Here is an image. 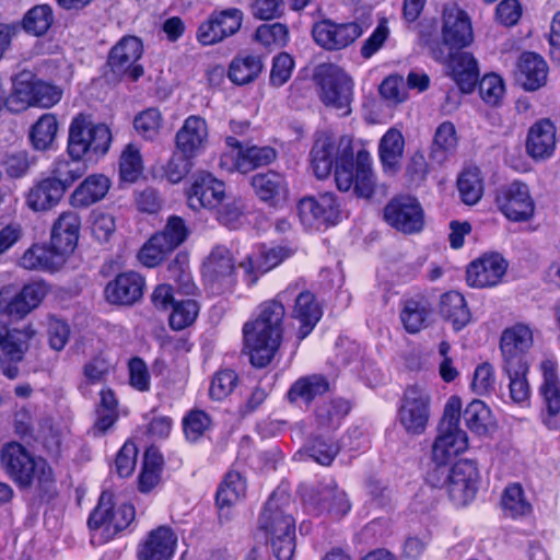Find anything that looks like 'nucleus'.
<instances>
[{
  "label": "nucleus",
  "instance_id": "nucleus-1",
  "mask_svg": "<svg viewBox=\"0 0 560 560\" xmlns=\"http://www.w3.org/2000/svg\"><path fill=\"white\" fill-rule=\"evenodd\" d=\"M290 290L289 288L276 299L261 303L256 318L244 325V345L255 366L264 368L269 364L280 346L285 314L282 301Z\"/></svg>",
  "mask_w": 560,
  "mask_h": 560
},
{
  "label": "nucleus",
  "instance_id": "nucleus-2",
  "mask_svg": "<svg viewBox=\"0 0 560 560\" xmlns=\"http://www.w3.org/2000/svg\"><path fill=\"white\" fill-rule=\"evenodd\" d=\"M80 219L74 212L59 215L51 230L50 246L33 245L20 259V265L28 270L59 269L78 243Z\"/></svg>",
  "mask_w": 560,
  "mask_h": 560
},
{
  "label": "nucleus",
  "instance_id": "nucleus-3",
  "mask_svg": "<svg viewBox=\"0 0 560 560\" xmlns=\"http://www.w3.org/2000/svg\"><path fill=\"white\" fill-rule=\"evenodd\" d=\"M1 463L7 474L21 487L35 485L39 489H46L54 480L52 470L47 462L40 457H33L16 442L2 447Z\"/></svg>",
  "mask_w": 560,
  "mask_h": 560
},
{
  "label": "nucleus",
  "instance_id": "nucleus-4",
  "mask_svg": "<svg viewBox=\"0 0 560 560\" xmlns=\"http://www.w3.org/2000/svg\"><path fill=\"white\" fill-rule=\"evenodd\" d=\"M112 133L105 124H95L89 115L79 114L72 118L68 135L70 158L104 155L110 145Z\"/></svg>",
  "mask_w": 560,
  "mask_h": 560
},
{
  "label": "nucleus",
  "instance_id": "nucleus-5",
  "mask_svg": "<svg viewBox=\"0 0 560 560\" xmlns=\"http://www.w3.org/2000/svg\"><path fill=\"white\" fill-rule=\"evenodd\" d=\"M478 479V469L469 460H460L453 467L435 466L429 474V482L435 488H444L457 505H465L475 498Z\"/></svg>",
  "mask_w": 560,
  "mask_h": 560
},
{
  "label": "nucleus",
  "instance_id": "nucleus-6",
  "mask_svg": "<svg viewBox=\"0 0 560 560\" xmlns=\"http://www.w3.org/2000/svg\"><path fill=\"white\" fill-rule=\"evenodd\" d=\"M301 495L304 509L310 514L326 516L332 521L346 516L352 506L346 491L332 478L303 487Z\"/></svg>",
  "mask_w": 560,
  "mask_h": 560
},
{
  "label": "nucleus",
  "instance_id": "nucleus-7",
  "mask_svg": "<svg viewBox=\"0 0 560 560\" xmlns=\"http://www.w3.org/2000/svg\"><path fill=\"white\" fill-rule=\"evenodd\" d=\"M314 81L325 106L339 112L341 116L351 113L353 81L343 69L334 63H322L315 69Z\"/></svg>",
  "mask_w": 560,
  "mask_h": 560
},
{
  "label": "nucleus",
  "instance_id": "nucleus-8",
  "mask_svg": "<svg viewBox=\"0 0 560 560\" xmlns=\"http://www.w3.org/2000/svg\"><path fill=\"white\" fill-rule=\"evenodd\" d=\"M432 393L424 384L407 386L398 408V421L407 434L424 433L431 418Z\"/></svg>",
  "mask_w": 560,
  "mask_h": 560
},
{
  "label": "nucleus",
  "instance_id": "nucleus-9",
  "mask_svg": "<svg viewBox=\"0 0 560 560\" xmlns=\"http://www.w3.org/2000/svg\"><path fill=\"white\" fill-rule=\"evenodd\" d=\"M352 158L353 150L349 138L320 132L311 150V166L315 176L323 179L330 174L334 164L337 168L340 164H348Z\"/></svg>",
  "mask_w": 560,
  "mask_h": 560
},
{
  "label": "nucleus",
  "instance_id": "nucleus-10",
  "mask_svg": "<svg viewBox=\"0 0 560 560\" xmlns=\"http://www.w3.org/2000/svg\"><path fill=\"white\" fill-rule=\"evenodd\" d=\"M62 90L44 81H33L30 73H21L13 84L9 109L20 112L31 105L49 108L60 102Z\"/></svg>",
  "mask_w": 560,
  "mask_h": 560
},
{
  "label": "nucleus",
  "instance_id": "nucleus-11",
  "mask_svg": "<svg viewBox=\"0 0 560 560\" xmlns=\"http://www.w3.org/2000/svg\"><path fill=\"white\" fill-rule=\"evenodd\" d=\"M372 159L368 151L360 150L348 164L335 168V180L339 190L348 191L353 188L357 196L371 198L375 191L376 179L372 171Z\"/></svg>",
  "mask_w": 560,
  "mask_h": 560
},
{
  "label": "nucleus",
  "instance_id": "nucleus-12",
  "mask_svg": "<svg viewBox=\"0 0 560 560\" xmlns=\"http://www.w3.org/2000/svg\"><path fill=\"white\" fill-rule=\"evenodd\" d=\"M136 511L131 504L124 503L114 509V494L104 491L97 506L89 517L88 525L92 530H101L107 538L127 528L135 520Z\"/></svg>",
  "mask_w": 560,
  "mask_h": 560
},
{
  "label": "nucleus",
  "instance_id": "nucleus-13",
  "mask_svg": "<svg viewBox=\"0 0 560 560\" xmlns=\"http://www.w3.org/2000/svg\"><path fill=\"white\" fill-rule=\"evenodd\" d=\"M290 495L284 489L276 490L265 504L259 516V528L268 537L295 533V520L291 512Z\"/></svg>",
  "mask_w": 560,
  "mask_h": 560
},
{
  "label": "nucleus",
  "instance_id": "nucleus-14",
  "mask_svg": "<svg viewBox=\"0 0 560 560\" xmlns=\"http://www.w3.org/2000/svg\"><path fill=\"white\" fill-rule=\"evenodd\" d=\"M296 209L301 223L307 229L335 225L341 217L340 206L330 192L304 197Z\"/></svg>",
  "mask_w": 560,
  "mask_h": 560
},
{
  "label": "nucleus",
  "instance_id": "nucleus-15",
  "mask_svg": "<svg viewBox=\"0 0 560 560\" xmlns=\"http://www.w3.org/2000/svg\"><path fill=\"white\" fill-rule=\"evenodd\" d=\"M384 220L404 234L420 232L424 226V213L420 202L411 196H397L384 208Z\"/></svg>",
  "mask_w": 560,
  "mask_h": 560
},
{
  "label": "nucleus",
  "instance_id": "nucleus-16",
  "mask_svg": "<svg viewBox=\"0 0 560 560\" xmlns=\"http://www.w3.org/2000/svg\"><path fill=\"white\" fill-rule=\"evenodd\" d=\"M143 52L141 40L136 36L122 37L109 51L107 65L117 78L138 80L143 68L138 63Z\"/></svg>",
  "mask_w": 560,
  "mask_h": 560
},
{
  "label": "nucleus",
  "instance_id": "nucleus-17",
  "mask_svg": "<svg viewBox=\"0 0 560 560\" xmlns=\"http://www.w3.org/2000/svg\"><path fill=\"white\" fill-rule=\"evenodd\" d=\"M292 253V249L285 246H256L240 262V268L244 273V281L249 287L255 285L261 276L278 267L283 260L289 258Z\"/></svg>",
  "mask_w": 560,
  "mask_h": 560
},
{
  "label": "nucleus",
  "instance_id": "nucleus-18",
  "mask_svg": "<svg viewBox=\"0 0 560 560\" xmlns=\"http://www.w3.org/2000/svg\"><path fill=\"white\" fill-rule=\"evenodd\" d=\"M358 22L335 23L331 20L316 22L312 28L315 43L326 50H340L351 45L364 32Z\"/></svg>",
  "mask_w": 560,
  "mask_h": 560
},
{
  "label": "nucleus",
  "instance_id": "nucleus-19",
  "mask_svg": "<svg viewBox=\"0 0 560 560\" xmlns=\"http://www.w3.org/2000/svg\"><path fill=\"white\" fill-rule=\"evenodd\" d=\"M243 18V12L236 8L212 12L197 31L198 42L205 46L222 42L238 32Z\"/></svg>",
  "mask_w": 560,
  "mask_h": 560
},
{
  "label": "nucleus",
  "instance_id": "nucleus-20",
  "mask_svg": "<svg viewBox=\"0 0 560 560\" xmlns=\"http://www.w3.org/2000/svg\"><path fill=\"white\" fill-rule=\"evenodd\" d=\"M497 203L501 212L511 221L526 222L535 213V201L526 184L513 182L503 188L498 197Z\"/></svg>",
  "mask_w": 560,
  "mask_h": 560
},
{
  "label": "nucleus",
  "instance_id": "nucleus-21",
  "mask_svg": "<svg viewBox=\"0 0 560 560\" xmlns=\"http://www.w3.org/2000/svg\"><path fill=\"white\" fill-rule=\"evenodd\" d=\"M533 342V331L525 324L504 329L500 339L502 365L529 364L527 353Z\"/></svg>",
  "mask_w": 560,
  "mask_h": 560
},
{
  "label": "nucleus",
  "instance_id": "nucleus-22",
  "mask_svg": "<svg viewBox=\"0 0 560 560\" xmlns=\"http://www.w3.org/2000/svg\"><path fill=\"white\" fill-rule=\"evenodd\" d=\"M442 16V38L445 45L462 48L472 42V27L469 16L458 4H446Z\"/></svg>",
  "mask_w": 560,
  "mask_h": 560
},
{
  "label": "nucleus",
  "instance_id": "nucleus-23",
  "mask_svg": "<svg viewBox=\"0 0 560 560\" xmlns=\"http://www.w3.org/2000/svg\"><path fill=\"white\" fill-rule=\"evenodd\" d=\"M508 269L499 254H490L471 261L466 270V281L471 288H490L499 284Z\"/></svg>",
  "mask_w": 560,
  "mask_h": 560
},
{
  "label": "nucleus",
  "instance_id": "nucleus-24",
  "mask_svg": "<svg viewBox=\"0 0 560 560\" xmlns=\"http://www.w3.org/2000/svg\"><path fill=\"white\" fill-rule=\"evenodd\" d=\"M224 196V183L218 180L209 173L196 175L187 190L188 206L192 210L201 208L214 209L221 203Z\"/></svg>",
  "mask_w": 560,
  "mask_h": 560
},
{
  "label": "nucleus",
  "instance_id": "nucleus-25",
  "mask_svg": "<svg viewBox=\"0 0 560 560\" xmlns=\"http://www.w3.org/2000/svg\"><path fill=\"white\" fill-rule=\"evenodd\" d=\"M277 153L271 147H249L245 151H234L231 154H222L221 168L228 172L249 173L253 170L270 164L276 160Z\"/></svg>",
  "mask_w": 560,
  "mask_h": 560
},
{
  "label": "nucleus",
  "instance_id": "nucleus-26",
  "mask_svg": "<svg viewBox=\"0 0 560 560\" xmlns=\"http://www.w3.org/2000/svg\"><path fill=\"white\" fill-rule=\"evenodd\" d=\"M177 544L176 534L168 526L151 530L138 546L139 560H171Z\"/></svg>",
  "mask_w": 560,
  "mask_h": 560
},
{
  "label": "nucleus",
  "instance_id": "nucleus-27",
  "mask_svg": "<svg viewBox=\"0 0 560 560\" xmlns=\"http://www.w3.org/2000/svg\"><path fill=\"white\" fill-rule=\"evenodd\" d=\"M208 142V126L200 116L187 117L176 133V148L186 156H197Z\"/></svg>",
  "mask_w": 560,
  "mask_h": 560
},
{
  "label": "nucleus",
  "instance_id": "nucleus-28",
  "mask_svg": "<svg viewBox=\"0 0 560 560\" xmlns=\"http://www.w3.org/2000/svg\"><path fill=\"white\" fill-rule=\"evenodd\" d=\"M144 279L135 271L122 272L105 288L106 300L112 304L131 305L143 294Z\"/></svg>",
  "mask_w": 560,
  "mask_h": 560
},
{
  "label": "nucleus",
  "instance_id": "nucleus-29",
  "mask_svg": "<svg viewBox=\"0 0 560 560\" xmlns=\"http://www.w3.org/2000/svg\"><path fill=\"white\" fill-rule=\"evenodd\" d=\"M467 447L468 436L463 429L439 428V434L432 446V459L436 466L447 465Z\"/></svg>",
  "mask_w": 560,
  "mask_h": 560
},
{
  "label": "nucleus",
  "instance_id": "nucleus-30",
  "mask_svg": "<svg viewBox=\"0 0 560 560\" xmlns=\"http://www.w3.org/2000/svg\"><path fill=\"white\" fill-rule=\"evenodd\" d=\"M556 126L549 119H540L528 130L526 139V152L536 160L549 159L556 149Z\"/></svg>",
  "mask_w": 560,
  "mask_h": 560
},
{
  "label": "nucleus",
  "instance_id": "nucleus-31",
  "mask_svg": "<svg viewBox=\"0 0 560 560\" xmlns=\"http://www.w3.org/2000/svg\"><path fill=\"white\" fill-rule=\"evenodd\" d=\"M252 186L258 198L272 207H281L289 198L285 177L277 172L258 173L252 177Z\"/></svg>",
  "mask_w": 560,
  "mask_h": 560
},
{
  "label": "nucleus",
  "instance_id": "nucleus-32",
  "mask_svg": "<svg viewBox=\"0 0 560 560\" xmlns=\"http://www.w3.org/2000/svg\"><path fill=\"white\" fill-rule=\"evenodd\" d=\"M247 483L237 471H229L217 491V506L221 523L231 518V509L240 503L246 495Z\"/></svg>",
  "mask_w": 560,
  "mask_h": 560
},
{
  "label": "nucleus",
  "instance_id": "nucleus-33",
  "mask_svg": "<svg viewBox=\"0 0 560 560\" xmlns=\"http://www.w3.org/2000/svg\"><path fill=\"white\" fill-rule=\"evenodd\" d=\"M515 80L527 91H536L547 82V62L535 52H523L514 72Z\"/></svg>",
  "mask_w": 560,
  "mask_h": 560
},
{
  "label": "nucleus",
  "instance_id": "nucleus-34",
  "mask_svg": "<svg viewBox=\"0 0 560 560\" xmlns=\"http://www.w3.org/2000/svg\"><path fill=\"white\" fill-rule=\"evenodd\" d=\"M205 278L222 287H231L235 280V264L231 252L224 246H215L203 265Z\"/></svg>",
  "mask_w": 560,
  "mask_h": 560
},
{
  "label": "nucleus",
  "instance_id": "nucleus-35",
  "mask_svg": "<svg viewBox=\"0 0 560 560\" xmlns=\"http://www.w3.org/2000/svg\"><path fill=\"white\" fill-rule=\"evenodd\" d=\"M447 67L453 80L463 93H470L478 81L479 69L474 56L466 51H457L450 56Z\"/></svg>",
  "mask_w": 560,
  "mask_h": 560
},
{
  "label": "nucleus",
  "instance_id": "nucleus-36",
  "mask_svg": "<svg viewBox=\"0 0 560 560\" xmlns=\"http://www.w3.org/2000/svg\"><path fill=\"white\" fill-rule=\"evenodd\" d=\"M433 313L429 299L417 295L404 301L400 311V322L409 334H417L428 327Z\"/></svg>",
  "mask_w": 560,
  "mask_h": 560
},
{
  "label": "nucleus",
  "instance_id": "nucleus-37",
  "mask_svg": "<svg viewBox=\"0 0 560 560\" xmlns=\"http://www.w3.org/2000/svg\"><path fill=\"white\" fill-rule=\"evenodd\" d=\"M322 315V308L312 292L299 293L293 308V318L300 323L296 335L299 340H303L312 332Z\"/></svg>",
  "mask_w": 560,
  "mask_h": 560
},
{
  "label": "nucleus",
  "instance_id": "nucleus-38",
  "mask_svg": "<svg viewBox=\"0 0 560 560\" xmlns=\"http://www.w3.org/2000/svg\"><path fill=\"white\" fill-rule=\"evenodd\" d=\"M65 191L61 185L50 177L33 185L26 194V206L35 211H47L59 203Z\"/></svg>",
  "mask_w": 560,
  "mask_h": 560
},
{
  "label": "nucleus",
  "instance_id": "nucleus-39",
  "mask_svg": "<svg viewBox=\"0 0 560 560\" xmlns=\"http://www.w3.org/2000/svg\"><path fill=\"white\" fill-rule=\"evenodd\" d=\"M34 336L35 330L31 325L9 329L3 322H0V348L13 361L22 360Z\"/></svg>",
  "mask_w": 560,
  "mask_h": 560
},
{
  "label": "nucleus",
  "instance_id": "nucleus-40",
  "mask_svg": "<svg viewBox=\"0 0 560 560\" xmlns=\"http://www.w3.org/2000/svg\"><path fill=\"white\" fill-rule=\"evenodd\" d=\"M540 371L542 374L540 394L544 397L548 416L553 418L560 415V380L556 361L544 360Z\"/></svg>",
  "mask_w": 560,
  "mask_h": 560
},
{
  "label": "nucleus",
  "instance_id": "nucleus-41",
  "mask_svg": "<svg viewBox=\"0 0 560 560\" xmlns=\"http://www.w3.org/2000/svg\"><path fill=\"white\" fill-rule=\"evenodd\" d=\"M110 187V180L103 174L88 176L71 195V202L75 207H88L102 200Z\"/></svg>",
  "mask_w": 560,
  "mask_h": 560
},
{
  "label": "nucleus",
  "instance_id": "nucleus-42",
  "mask_svg": "<svg viewBox=\"0 0 560 560\" xmlns=\"http://www.w3.org/2000/svg\"><path fill=\"white\" fill-rule=\"evenodd\" d=\"M405 148V139L400 130L389 128L378 143V155L384 171L396 172L399 168Z\"/></svg>",
  "mask_w": 560,
  "mask_h": 560
},
{
  "label": "nucleus",
  "instance_id": "nucleus-43",
  "mask_svg": "<svg viewBox=\"0 0 560 560\" xmlns=\"http://www.w3.org/2000/svg\"><path fill=\"white\" fill-rule=\"evenodd\" d=\"M440 313L456 331L462 330L471 317L465 298L456 291L446 292L441 296Z\"/></svg>",
  "mask_w": 560,
  "mask_h": 560
},
{
  "label": "nucleus",
  "instance_id": "nucleus-44",
  "mask_svg": "<svg viewBox=\"0 0 560 560\" xmlns=\"http://www.w3.org/2000/svg\"><path fill=\"white\" fill-rule=\"evenodd\" d=\"M458 138L453 122L444 121L435 130L430 153L431 160L442 165L456 150Z\"/></svg>",
  "mask_w": 560,
  "mask_h": 560
},
{
  "label": "nucleus",
  "instance_id": "nucleus-45",
  "mask_svg": "<svg viewBox=\"0 0 560 560\" xmlns=\"http://www.w3.org/2000/svg\"><path fill=\"white\" fill-rule=\"evenodd\" d=\"M503 374L509 380V393L513 402L528 405L530 386L527 380L529 364L502 365Z\"/></svg>",
  "mask_w": 560,
  "mask_h": 560
},
{
  "label": "nucleus",
  "instance_id": "nucleus-46",
  "mask_svg": "<svg viewBox=\"0 0 560 560\" xmlns=\"http://www.w3.org/2000/svg\"><path fill=\"white\" fill-rule=\"evenodd\" d=\"M329 390V383L323 375L313 374L299 378L290 388L288 397L291 401L310 404L317 396Z\"/></svg>",
  "mask_w": 560,
  "mask_h": 560
},
{
  "label": "nucleus",
  "instance_id": "nucleus-47",
  "mask_svg": "<svg viewBox=\"0 0 560 560\" xmlns=\"http://www.w3.org/2000/svg\"><path fill=\"white\" fill-rule=\"evenodd\" d=\"M264 67L262 59L257 55L244 54L235 57L229 69V78L236 84L254 81Z\"/></svg>",
  "mask_w": 560,
  "mask_h": 560
},
{
  "label": "nucleus",
  "instance_id": "nucleus-48",
  "mask_svg": "<svg viewBox=\"0 0 560 560\" xmlns=\"http://www.w3.org/2000/svg\"><path fill=\"white\" fill-rule=\"evenodd\" d=\"M466 427L478 435L487 434L494 425L491 410L481 400H472L463 412Z\"/></svg>",
  "mask_w": 560,
  "mask_h": 560
},
{
  "label": "nucleus",
  "instance_id": "nucleus-49",
  "mask_svg": "<svg viewBox=\"0 0 560 560\" xmlns=\"http://www.w3.org/2000/svg\"><path fill=\"white\" fill-rule=\"evenodd\" d=\"M350 408L349 401L341 398L325 401L316 410V423L322 430H336Z\"/></svg>",
  "mask_w": 560,
  "mask_h": 560
},
{
  "label": "nucleus",
  "instance_id": "nucleus-50",
  "mask_svg": "<svg viewBox=\"0 0 560 560\" xmlns=\"http://www.w3.org/2000/svg\"><path fill=\"white\" fill-rule=\"evenodd\" d=\"M83 159H58L51 166V179L58 182L62 190H66L79 178H81L88 166L82 162Z\"/></svg>",
  "mask_w": 560,
  "mask_h": 560
},
{
  "label": "nucleus",
  "instance_id": "nucleus-51",
  "mask_svg": "<svg viewBox=\"0 0 560 560\" xmlns=\"http://www.w3.org/2000/svg\"><path fill=\"white\" fill-rule=\"evenodd\" d=\"M58 120L54 114H43L32 126L30 139L36 150L48 149L57 135Z\"/></svg>",
  "mask_w": 560,
  "mask_h": 560
},
{
  "label": "nucleus",
  "instance_id": "nucleus-52",
  "mask_svg": "<svg viewBox=\"0 0 560 560\" xmlns=\"http://www.w3.org/2000/svg\"><path fill=\"white\" fill-rule=\"evenodd\" d=\"M501 504L504 513L513 518L528 515L532 512V504L520 483H511L505 488Z\"/></svg>",
  "mask_w": 560,
  "mask_h": 560
},
{
  "label": "nucleus",
  "instance_id": "nucleus-53",
  "mask_svg": "<svg viewBox=\"0 0 560 560\" xmlns=\"http://www.w3.org/2000/svg\"><path fill=\"white\" fill-rule=\"evenodd\" d=\"M457 187L462 200L466 205H476L483 194V183L479 168L469 167L464 170L457 179Z\"/></svg>",
  "mask_w": 560,
  "mask_h": 560
},
{
  "label": "nucleus",
  "instance_id": "nucleus-54",
  "mask_svg": "<svg viewBox=\"0 0 560 560\" xmlns=\"http://www.w3.org/2000/svg\"><path fill=\"white\" fill-rule=\"evenodd\" d=\"M143 172V160L138 147L129 143L125 147L119 159V176L127 183H135Z\"/></svg>",
  "mask_w": 560,
  "mask_h": 560
},
{
  "label": "nucleus",
  "instance_id": "nucleus-55",
  "mask_svg": "<svg viewBox=\"0 0 560 560\" xmlns=\"http://www.w3.org/2000/svg\"><path fill=\"white\" fill-rule=\"evenodd\" d=\"M27 304L21 292H16L13 287L7 285L0 290V314L23 318L33 311Z\"/></svg>",
  "mask_w": 560,
  "mask_h": 560
},
{
  "label": "nucleus",
  "instance_id": "nucleus-56",
  "mask_svg": "<svg viewBox=\"0 0 560 560\" xmlns=\"http://www.w3.org/2000/svg\"><path fill=\"white\" fill-rule=\"evenodd\" d=\"M54 21L51 8L47 4L35 5L25 14L23 26L35 36L44 35Z\"/></svg>",
  "mask_w": 560,
  "mask_h": 560
},
{
  "label": "nucleus",
  "instance_id": "nucleus-57",
  "mask_svg": "<svg viewBox=\"0 0 560 560\" xmlns=\"http://www.w3.org/2000/svg\"><path fill=\"white\" fill-rule=\"evenodd\" d=\"M198 313L199 305L195 300H177L170 315V325L174 330H182L196 320Z\"/></svg>",
  "mask_w": 560,
  "mask_h": 560
},
{
  "label": "nucleus",
  "instance_id": "nucleus-58",
  "mask_svg": "<svg viewBox=\"0 0 560 560\" xmlns=\"http://www.w3.org/2000/svg\"><path fill=\"white\" fill-rule=\"evenodd\" d=\"M215 209L218 220L222 224L235 229L244 214L245 202L240 197L224 196L223 200Z\"/></svg>",
  "mask_w": 560,
  "mask_h": 560
},
{
  "label": "nucleus",
  "instance_id": "nucleus-59",
  "mask_svg": "<svg viewBox=\"0 0 560 560\" xmlns=\"http://www.w3.org/2000/svg\"><path fill=\"white\" fill-rule=\"evenodd\" d=\"M255 38L267 48H280L288 44L289 31L281 23L262 24L256 30Z\"/></svg>",
  "mask_w": 560,
  "mask_h": 560
},
{
  "label": "nucleus",
  "instance_id": "nucleus-60",
  "mask_svg": "<svg viewBox=\"0 0 560 560\" xmlns=\"http://www.w3.org/2000/svg\"><path fill=\"white\" fill-rule=\"evenodd\" d=\"M165 244L166 248L174 250L185 242L188 236V228L185 221L177 215L168 218L164 230L155 234Z\"/></svg>",
  "mask_w": 560,
  "mask_h": 560
},
{
  "label": "nucleus",
  "instance_id": "nucleus-61",
  "mask_svg": "<svg viewBox=\"0 0 560 560\" xmlns=\"http://www.w3.org/2000/svg\"><path fill=\"white\" fill-rule=\"evenodd\" d=\"M137 132L145 139L153 140L162 127V116L159 109L149 108L140 113L133 121Z\"/></svg>",
  "mask_w": 560,
  "mask_h": 560
},
{
  "label": "nucleus",
  "instance_id": "nucleus-62",
  "mask_svg": "<svg viewBox=\"0 0 560 560\" xmlns=\"http://www.w3.org/2000/svg\"><path fill=\"white\" fill-rule=\"evenodd\" d=\"M171 252L155 234L142 246L138 254L140 262L149 268L158 266Z\"/></svg>",
  "mask_w": 560,
  "mask_h": 560
},
{
  "label": "nucleus",
  "instance_id": "nucleus-63",
  "mask_svg": "<svg viewBox=\"0 0 560 560\" xmlns=\"http://www.w3.org/2000/svg\"><path fill=\"white\" fill-rule=\"evenodd\" d=\"M237 384V375L234 371L225 369L217 372L211 381L209 394L214 400L226 398Z\"/></svg>",
  "mask_w": 560,
  "mask_h": 560
},
{
  "label": "nucleus",
  "instance_id": "nucleus-64",
  "mask_svg": "<svg viewBox=\"0 0 560 560\" xmlns=\"http://www.w3.org/2000/svg\"><path fill=\"white\" fill-rule=\"evenodd\" d=\"M211 420L209 416L201 410L190 411L183 421L184 432L187 440L197 442L209 430Z\"/></svg>",
  "mask_w": 560,
  "mask_h": 560
}]
</instances>
